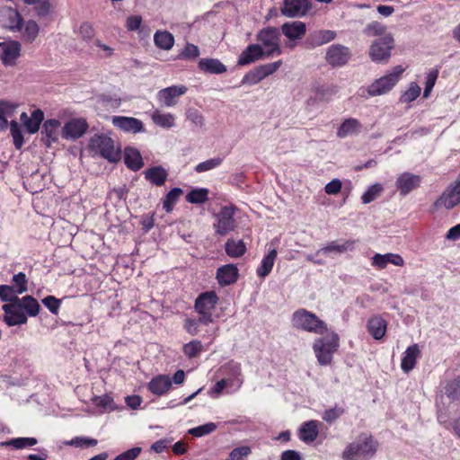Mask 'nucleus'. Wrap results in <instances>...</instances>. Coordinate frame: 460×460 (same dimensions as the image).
Here are the masks:
<instances>
[{"label": "nucleus", "mask_w": 460, "mask_h": 460, "mask_svg": "<svg viewBox=\"0 0 460 460\" xmlns=\"http://www.w3.org/2000/svg\"><path fill=\"white\" fill-rule=\"evenodd\" d=\"M378 442L373 436L362 433L344 448L342 460H369L376 455Z\"/></svg>", "instance_id": "f257e3e1"}, {"label": "nucleus", "mask_w": 460, "mask_h": 460, "mask_svg": "<svg viewBox=\"0 0 460 460\" xmlns=\"http://www.w3.org/2000/svg\"><path fill=\"white\" fill-rule=\"evenodd\" d=\"M291 324L296 330L314 334H323L328 331L327 324L323 320L305 308H300L293 313Z\"/></svg>", "instance_id": "f03ea898"}, {"label": "nucleus", "mask_w": 460, "mask_h": 460, "mask_svg": "<svg viewBox=\"0 0 460 460\" xmlns=\"http://www.w3.org/2000/svg\"><path fill=\"white\" fill-rule=\"evenodd\" d=\"M403 71L404 68L402 66H396L391 73L375 80L367 87L360 88L359 94L362 97L367 98L388 93L398 83Z\"/></svg>", "instance_id": "7ed1b4c3"}, {"label": "nucleus", "mask_w": 460, "mask_h": 460, "mask_svg": "<svg viewBox=\"0 0 460 460\" xmlns=\"http://www.w3.org/2000/svg\"><path fill=\"white\" fill-rule=\"evenodd\" d=\"M339 335L334 332H328L326 336L314 341L313 349L321 365L326 366L332 363V355L339 348Z\"/></svg>", "instance_id": "20e7f679"}, {"label": "nucleus", "mask_w": 460, "mask_h": 460, "mask_svg": "<svg viewBox=\"0 0 460 460\" xmlns=\"http://www.w3.org/2000/svg\"><path fill=\"white\" fill-rule=\"evenodd\" d=\"M280 38V32L276 27L269 26L257 32L256 40L266 53V58L278 57L282 54Z\"/></svg>", "instance_id": "39448f33"}, {"label": "nucleus", "mask_w": 460, "mask_h": 460, "mask_svg": "<svg viewBox=\"0 0 460 460\" xmlns=\"http://www.w3.org/2000/svg\"><path fill=\"white\" fill-rule=\"evenodd\" d=\"M394 49V38L392 33L376 38L369 46V58L377 64H386L392 56Z\"/></svg>", "instance_id": "423d86ee"}, {"label": "nucleus", "mask_w": 460, "mask_h": 460, "mask_svg": "<svg viewBox=\"0 0 460 460\" xmlns=\"http://www.w3.org/2000/svg\"><path fill=\"white\" fill-rule=\"evenodd\" d=\"M218 302V296L214 291L200 294L195 301V310L199 314V321L203 325L213 322L212 313Z\"/></svg>", "instance_id": "0eeeda50"}, {"label": "nucleus", "mask_w": 460, "mask_h": 460, "mask_svg": "<svg viewBox=\"0 0 460 460\" xmlns=\"http://www.w3.org/2000/svg\"><path fill=\"white\" fill-rule=\"evenodd\" d=\"M89 147L110 162L119 160V151L115 147L113 140L105 135H94L90 139Z\"/></svg>", "instance_id": "6e6552de"}, {"label": "nucleus", "mask_w": 460, "mask_h": 460, "mask_svg": "<svg viewBox=\"0 0 460 460\" xmlns=\"http://www.w3.org/2000/svg\"><path fill=\"white\" fill-rule=\"evenodd\" d=\"M234 212L235 208L234 206H226L223 207L217 214H216L214 228L217 234L226 235L234 229Z\"/></svg>", "instance_id": "1a4fd4ad"}, {"label": "nucleus", "mask_w": 460, "mask_h": 460, "mask_svg": "<svg viewBox=\"0 0 460 460\" xmlns=\"http://www.w3.org/2000/svg\"><path fill=\"white\" fill-rule=\"evenodd\" d=\"M351 58L349 48L342 44H332L327 48L325 61L332 67L345 66Z\"/></svg>", "instance_id": "9d476101"}, {"label": "nucleus", "mask_w": 460, "mask_h": 460, "mask_svg": "<svg viewBox=\"0 0 460 460\" xmlns=\"http://www.w3.org/2000/svg\"><path fill=\"white\" fill-rule=\"evenodd\" d=\"M0 22L5 29L13 32L21 31L23 26L22 14L14 8L4 6L0 9Z\"/></svg>", "instance_id": "9b49d317"}, {"label": "nucleus", "mask_w": 460, "mask_h": 460, "mask_svg": "<svg viewBox=\"0 0 460 460\" xmlns=\"http://www.w3.org/2000/svg\"><path fill=\"white\" fill-rule=\"evenodd\" d=\"M187 87L185 85H172L160 90L156 98L157 101L164 107L175 106L181 96L187 93Z\"/></svg>", "instance_id": "f8f14e48"}, {"label": "nucleus", "mask_w": 460, "mask_h": 460, "mask_svg": "<svg viewBox=\"0 0 460 460\" xmlns=\"http://www.w3.org/2000/svg\"><path fill=\"white\" fill-rule=\"evenodd\" d=\"M2 48V54L0 59L5 66H14L17 64V59L21 56L22 45L17 40H10L7 42H0Z\"/></svg>", "instance_id": "ddd939ff"}, {"label": "nucleus", "mask_w": 460, "mask_h": 460, "mask_svg": "<svg viewBox=\"0 0 460 460\" xmlns=\"http://www.w3.org/2000/svg\"><path fill=\"white\" fill-rule=\"evenodd\" d=\"M88 124L84 119H71L62 128V137L65 139H77L86 132Z\"/></svg>", "instance_id": "4468645a"}, {"label": "nucleus", "mask_w": 460, "mask_h": 460, "mask_svg": "<svg viewBox=\"0 0 460 460\" xmlns=\"http://www.w3.org/2000/svg\"><path fill=\"white\" fill-rule=\"evenodd\" d=\"M4 312V321L8 326L21 325L27 323V315L15 304H5L2 306Z\"/></svg>", "instance_id": "2eb2a0df"}, {"label": "nucleus", "mask_w": 460, "mask_h": 460, "mask_svg": "<svg viewBox=\"0 0 460 460\" xmlns=\"http://www.w3.org/2000/svg\"><path fill=\"white\" fill-rule=\"evenodd\" d=\"M421 182V179L419 175L403 172L396 180L395 185L400 194L405 196L413 190L417 189Z\"/></svg>", "instance_id": "dca6fc26"}, {"label": "nucleus", "mask_w": 460, "mask_h": 460, "mask_svg": "<svg viewBox=\"0 0 460 460\" xmlns=\"http://www.w3.org/2000/svg\"><path fill=\"white\" fill-rule=\"evenodd\" d=\"M112 124L125 132L138 133L144 130L143 122L133 117L114 116Z\"/></svg>", "instance_id": "f3484780"}, {"label": "nucleus", "mask_w": 460, "mask_h": 460, "mask_svg": "<svg viewBox=\"0 0 460 460\" xmlns=\"http://www.w3.org/2000/svg\"><path fill=\"white\" fill-rule=\"evenodd\" d=\"M219 372L225 376L223 379L233 380V385H236L237 388L242 386L243 379L242 377L240 363L231 360L223 365L220 367Z\"/></svg>", "instance_id": "a211bd4d"}, {"label": "nucleus", "mask_w": 460, "mask_h": 460, "mask_svg": "<svg viewBox=\"0 0 460 460\" xmlns=\"http://www.w3.org/2000/svg\"><path fill=\"white\" fill-rule=\"evenodd\" d=\"M264 58H266V53L262 50L261 45H259L258 43L250 44L240 54L237 64L239 66H245Z\"/></svg>", "instance_id": "6ab92c4d"}, {"label": "nucleus", "mask_w": 460, "mask_h": 460, "mask_svg": "<svg viewBox=\"0 0 460 460\" xmlns=\"http://www.w3.org/2000/svg\"><path fill=\"white\" fill-rule=\"evenodd\" d=\"M281 31L290 41H295L304 38L306 25L300 21L288 22L281 25Z\"/></svg>", "instance_id": "aec40b11"}, {"label": "nucleus", "mask_w": 460, "mask_h": 460, "mask_svg": "<svg viewBox=\"0 0 460 460\" xmlns=\"http://www.w3.org/2000/svg\"><path fill=\"white\" fill-rule=\"evenodd\" d=\"M61 124L56 119H49L44 121L41 131L42 141L47 146H50L58 139L59 128Z\"/></svg>", "instance_id": "412c9836"}, {"label": "nucleus", "mask_w": 460, "mask_h": 460, "mask_svg": "<svg viewBox=\"0 0 460 460\" xmlns=\"http://www.w3.org/2000/svg\"><path fill=\"white\" fill-rule=\"evenodd\" d=\"M337 37V32L332 30H318L312 32L307 40L306 43L312 49L323 46L334 40Z\"/></svg>", "instance_id": "4be33fe9"}, {"label": "nucleus", "mask_w": 460, "mask_h": 460, "mask_svg": "<svg viewBox=\"0 0 460 460\" xmlns=\"http://www.w3.org/2000/svg\"><path fill=\"white\" fill-rule=\"evenodd\" d=\"M307 4L305 0H284L281 13L287 17H296L305 13Z\"/></svg>", "instance_id": "5701e85b"}, {"label": "nucleus", "mask_w": 460, "mask_h": 460, "mask_svg": "<svg viewBox=\"0 0 460 460\" xmlns=\"http://www.w3.org/2000/svg\"><path fill=\"white\" fill-rule=\"evenodd\" d=\"M217 279L221 286L231 285L238 279V269L234 264L224 265L217 269Z\"/></svg>", "instance_id": "b1692460"}, {"label": "nucleus", "mask_w": 460, "mask_h": 460, "mask_svg": "<svg viewBox=\"0 0 460 460\" xmlns=\"http://www.w3.org/2000/svg\"><path fill=\"white\" fill-rule=\"evenodd\" d=\"M438 203L447 208H452L460 203V180L453 188L447 189L443 193Z\"/></svg>", "instance_id": "393cba45"}, {"label": "nucleus", "mask_w": 460, "mask_h": 460, "mask_svg": "<svg viewBox=\"0 0 460 460\" xmlns=\"http://www.w3.org/2000/svg\"><path fill=\"white\" fill-rule=\"evenodd\" d=\"M200 71L208 74L221 75L226 72V66L217 58H201L198 63Z\"/></svg>", "instance_id": "a878e982"}, {"label": "nucleus", "mask_w": 460, "mask_h": 460, "mask_svg": "<svg viewBox=\"0 0 460 460\" xmlns=\"http://www.w3.org/2000/svg\"><path fill=\"white\" fill-rule=\"evenodd\" d=\"M172 386V380L168 376L159 375L148 383V389L156 395L166 394Z\"/></svg>", "instance_id": "bb28decb"}, {"label": "nucleus", "mask_w": 460, "mask_h": 460, "mask_svg": "<svg viewBox=\"0 0 460 460\" xmlns=\"http://www.w3.org/2000/svg\"><path fill=\"white\" fill-rule=\"evenodd\" d=\"M388 263H392L395 266H402L404 261L402 256L394 253H376L372 258V265L379 269H385Z\"/></svg>", "instance_id": "cd10ccee"}, {"label": "nucleus", "mask_w": 460, "mask_h": 460, "mask_svg": "<svg viewBox=\"0 0 460 460\" xmlns=\"http://www.w3.org/2000/svg\"><path fill=\"white\" fill-rule=\"evenodd\" d=\"M420 350L418 344L408 347L403 353L401 367L404 372H409L415 367L416 360L420 357Z\"/></svg>", "instance_id": "c85d7f7f"}, {"label": "nucleus", "mask_w": 460, "mask_h": 460, "mask_svg": "<svg viewBox=\"0 0 460 460\" xmlns=\"http://www.w3.org/2000/svg\"><path fill=\"white\" fill-rule=\"evenodd\" d=\"M319 422L317 420H309L305 422L299 430V438L305 443L314 442L318 437Z\"/></svg>", "instance_id": "c756f323"}, {"label": "nucleus", "mask_w": 460, "mask_h": 460, "mask_svg": "<svg viewBox=\"0 0 460 460\" xmlns=\"http://www.w3.org/2000/svg\"><path fill=\"white\" fill-rule=\"evenodd\" d=\"M361 128L362 125L358 119L349 118L345 119L340 126L337 131V136L340 138H345L349 136L358 134L361 131Z\"/></svg>", "instance_id": "7c9ffc66"}, {"label": "nucleus", "mask_w": 460, "mask_h": 460, "mask_svg": "<svg viewBox=\"0 0 460 460\" xmlns=\"http://www.w3.org/2000/svg\"><path fill=\"white\" fill-rule=\"evenodd\" d=\"M15 305L21 309V311H25L26 315L31 317L38 315L40 309L39 302L31 296H25L17 299V303Z\"/></svg>", "instance_id": "2f4dec72"}, {"label": "nucleus", "mask_w": 460, "mask_h": 460, "mask_svg": "<svg viewBox=\"0 0 460 460\" xmlns=\"http://www.w3.org/2000/svg\"><path fill=\"white\" fill-rule=\"evenodd\" d=\"M354 244H355V242L351 241V240L344 241L341 243H339L338 242L333 241V242L329 243L324 247L319 249L317 251V253L327 254L330 252H334V253L341 254V253L346 252L348 251H352L354 249Z\"/></svg>", "instance_id": "473e14b6"}, {"label": "nucleus", "mask_w": 460, "mask_h": 460, "mask_svg": "<svg viewBox=\"0 0 460 460\" xmlns=\"http://www.w3.org/2000/svg\"><path fill=\"white\" fill-rule=\"evenodd\" d=\"M144 174L147 181L156 186L164 185L168 176L166 170L162 166L149 168L144 172Z\"/></svg>", "instance_id": "72a5a7b5"}, {"label": "nucleus", "mask_w": 460, "mask_h": 460, "mask_svg": "<svg viewBox=\"0 0 460 460\" xmlns=\"http://www.w3.org/2000/svg\"><path fill=\"white\" fill-rule=\"evenodd\" d=\"M124 162L133 171H137L143 166V160L138 150L127 147L124 152Z\"/></svg>", "instance_id": "f704fd0d"}, {"label": "nucleus", "mask_w": 460, "mask_h": 460, "mask_svg": "<svg viewBox=\"0 0 460 460\" xmlns=\"http://www.w3.org/2000/svg\"><path fill=\"white\" fill-rule=\"evenodd\" d=\"M367 329L374 339L380 340L385 333L386 322L381 317L375 316L368 320Z\"/></svg>", "instance_id": "c9c22d12"}, {"label": "nucleus", "mask_w": 460, "mask_h": 460, "mask_svg": "<svg viewBox=\"0 0 460 460\" xmlns=\"http://www.w3.org/2000/svg\"><path fill=\"white\" fill-rule=\"evenodd\" d=\"M226 254L231 258H239L246 252V245L243 240L230 238L225 244Z\"/></svg>", "instance_id": "e433bc0d"}, {"label": "nucleus", "mask_w": 460, "mask_h": 460, "mask_svg": "<svg viewBox=\"0 0 460 460\" xmlns=\"http://www.w3.org/2000/svg\"><path fill=\"white\" fill-rule=\"evenodd\" d=\"M277 255H278L277 250L272 249L269 252V253L266 256L263 257V259L261 260V265L257 269V275L259 277L265 278L270 273V271L274 266V262L277 258Z\"/></svg>", "instance_id": "4c0bfd02"}, {"label": "nucleus", "mask_w": 460, "mask_h": 460, "mask_svg": "<svg viewBox=\"0 0 460 460\" xmlns=\"http://www.w3.org/2000/svg\"><path fill=\"white\" fill-rule=\"evenodd\" d=\"M155 45L164 50H170L174 45V37L167 31H157L154 35Z\"/></svg>", "instance_id": "58836bf2"}, {"label": "nucleus", "mask_w": 460, "mask_h": 460, "mask_svg": "<svg viewBox=\"0 0 460 460\" xmlns=\"http://www.w3.org/2000/svg\"><path fill=\"white\" fill-rule=\"evenodd\" d=\"M363 34L368 38L384 37L387 35V27L380 22L373 21L368 22L362 31Z\"/></svg>", "instance_id": "ea45409f"}, {"label": "nucleus", "mask_w": 460, "mask_h": 460, "mask_svg": "<svg viewBox=\"0 0 460 460\" xmlns=\"http://www.w3.org/2000/svg\"><path fill=\"white\" fill-rule=\"evenodd\" d=\"M153 122L164 128H171L175 125V117L172 113H162L155 110L151 114Z\"/></svg>", "instance_id": "a19ab883"}, {"label": "nucleus", "mask_w": 460, "mask_h": 460, "mask_svg": "<svg viewBox=\"0 0 460 460\" xmlns=\"http://www.w3.org/2000/svg\"><path fill=\"white\" fill-rule=\"evenodd\" d=\"M44 119V113L41 110L36 109L34 110L28 121H26L25 128L26 132L29 134H35L39 131L40 126Z\"/></svg>", "instance_id": "79ce46f5"}, {"label": "nucleus", "mask_w": 460, "mask_h": 460, "mask_svg": "<svg viewBox=\"0 0 460 460\" xmlns=\"http://www.w3.org/2000/svg\"><path fill=\"white\" fill-rule=\"evenodd\" d=\"M16 105L8 102L0 101V130H4L8 126V118L15 111Z\"/></svg>", "instance_id": "37998d69"}, {"label": "nucleus", "mask_w": 460, "mask_h": 460, "mask_svg": "<svg viewBox=\"0 0 460 460\" xmlns=\"http://www.w3.org/2000/svg\"><path fill=\"white\" fill-rule=\"evenodd\" d=\"M24 24L22 31V39L25 42H33L39 35L40 27L38 23L33 20H28Z\"/></svg>", "instance_id": "c03bdc74"}, {"label": "nucleus", "mask_w": 460, "mask_h": 460, "mask_svg": "<svg viewBox=\"0 0 460 460\" xmlns=\"http://www.w3.org/2000/svg\"><path fill=\"white\" fill-rule=\"evenodd\" d=\"M203 350V345L199 341H191L189 343H186L182 347V351L184 355L189 358H193L198 357L200 352Z\"/></svg>", "instance_id": "a18cd8bd"}, {"label": "nucleus", "mask_w": 460, "mask_h": 460, "mask_svg": "<svg viewBox=\"0 0 460 460\" xmlns=\"http://www.w3.org/2000/svg\"><path fill=\"white\" fill-rule=\"evenodd\" d=\"M208 190L205 188L191 190L187 195V201L192 204H201L208 200Z\"/></svg>", "instance_id": "49530a36"}, {"label": "nucleus", "mask_w": 460, "mask_h": 460, "mask_svg": "<svg viewBox=\"0 0 460 460\" xmlns=\"http://www.w3.org/2000/svg\"><path fill=\"white\" fill-rule=\"evenodd\" d=\"M28 5H36L35 12L38 16H46L50 11V4L48 0H23Z\"/></svg>", "instance_id": "de8ad7c7"}, {"label": "nucleus", "mask_w": 460, "mask_h": 460, "mask_svg": "<svg viewBox=\"0 0 460 460\" xmlns=\"http://www.w3.org/2000/svg\"><path fill=\"white\" fill-rule=\"evenodd\" d=\"M182 194V190L180 188H173L166 195L163 206L164 208L170 212L172 209L173 205L176 203V201L179 199L180 196Z\"/></svg>", "instance_id": "09e8293b"}, {"label": "nucleus", "mask_w": 460, "mask_h": 460, "mask_svg": "<svg viewBox=\"0 0 460 460\" xmlns=\"http://www.w3.org/2000/svg\"><path fill=\"white\" fill-rule=\"evenodd\" d=\"M37 443L38 440L35 438H16L5 442L4 445L22 449L35 446Z\"/></svg>", "instance_id": "8fccbe9b"}, {"label": "nucleus", "mask_w": 460, "mask_h": 460, "mask_svg": "<svg viewBox=\"0 0 460 460\" xmlns=\"http://www.w3.org/2000/svg\"><path fill=\"white\" fill-rule=\"evenodd\" d=\"M0 299L8 304H16L17 299H20L14 291V288L8 285L0 286Z\"/></svg>", "instance_id": "3c124183"}, {"label": "nucleus", "mask_w": 460, "mask_h": 460, "mask_svg": "<svg viewBox=\"0 0 460 460\" xmlns=\"http://www.w3.org/2000/svg\"><path fill=\"white\" fill-rule=\"evenodd\" d=\"M10 133L13 137L15 148L18 150L21 149L23 145V136L16 120H12L10 122Z\"/></svg>", "instance_id": "603ef678"}, {"label": "nucleus", "mask_w": 460, "mask_h": 460, "mask_svg": "<svg viewBox=\"0 0 460 460\" xmlns=\"http://www.w3.org/2000/svg\"><path fill=\"white\" fill-rule=\"evenodd\" d=\"M383 186L379 183L373 184L362 195L361 199L364 204H368L375 200L383 191Z\"/></svg>", "instance_id": "864d4df0"}, {"label": "nucleus", "mask_w": 460, "mask_h": 460, "mask_svg": "<svg viewBox=\"0 0 460 460\" xmlns=\"http://www.w3.org/2000/svg\"><path fill=\"white\" fill-rule=\"evenodd\" d=\"M222 162L223 159L221 157H213L197 164L195 167V171L199 173L205 172L207 171H210L212 169L217 168L222 164Z\"/></svg>", "instance_id": "5fc2aeb1"}, {"label": "nucleus", "mask_w": 460, "mask_h": 460, "mask_svg": "<svg viewBox=\"0 0 460 460\" xmlns=\"http://www.w3.org/2000/svg\"><path fill=\"white\" fill-rule=\"evenodd\" d=\"M13 283L16 294L21 295L27 291L28 279L23 272L13 275Z\"/></svg>", "instance_id": "6e6d98bb"}, {"label": "nucleus", "mask_w": 460, "mask_h": 460, "mask_svg": "<svg viewBox=\"0 0 460 460\" xmlns=\"http://www.w3.org/2000/svg\"><path fill=\"white\" fill-rule=\"evenodd\" d=\"M98 444L97 439L84 438V437H75L71 440L66 442V445L74 446L75 447H95Z\"/></svg>", "instance_id": "4d7b16f0"}, {"label": "nucleus", "mask_w": 460, "mask_h": 460, "mask_svg": "<svg viewBox=\"0 0 460 460\" xmlns=\"http://www.w3.org/2000/svg\"><path fill=\"white\" fill-rule=\"evenodd\" d=\"M217 425L214 422H208L189 430V433L194 437L200 438L212 433L216 430Z\"/></svg>", "instance_id": "13d9d810"}, {"label": "nucleus", "mask_w": 460, "mask_h": 460, "mask_svg": "<svg viewBox=\"0 0 460 460\" xmlns=\"http://www.w3.org/2000/svg\"><path fill=\"white\" fill-rule=\"evenodd\" d=\"M420 93V87L416 83H411L407 91L401 97L402 102H411L416 100Z\"/></svg>", "instance_id": "bf43d9fd"}, {"label": "nucleus", "mask_w": 460, "mask_h": 460, "mask_svg": "<svg viewBox=\"0 0 460 460\" xmlns=\"http://www.w3.org/2000/svg\"><path fill=\"white\" fill-rule=\"evenodd\" d=\"M264 79V76L262 73L261 72L260 68L257 66L253 70L248 72L243 78L242 84H256L261 80Z\"/></svg>", "instance_id": "052dcab7"}, {"label": "nucleus", "mask_w": 460, "mask_h": 460, "mask_svg": "<svg viewBox=\"0 0 460 460\" xmlns=\"http://www.w3.org/2000/svg\"><path fill=\"white\" fill-rule=\"evenodd\" d=\"M199 56V49L192 43H187L179 54L180 59H195Z\"/></svg>", "instance_id": "680f3d73"}, {"label": "nucleus", "mask_w": 460, "mask_h": 460, "mask_svg": "<svg viewBox=\"0 0 460 460\" xmlns=\"http://www.w3.org/2000/svg\"><path fill=\"white\" fill-rule=\"evenodd\" d=\"M233 385V380L230 379H221L216 383V385L209 390L208 394L212 397H218L222 391L226 386H232Z\"/></svg>", "instance_id": "e2e57ef3"}, {"label": "nucleus", "mask_w": 460, "mask_h": 460, "mask_svg": "<svg viewBox=\"0 0 460 460\" xmlns=\"http://www.w3.org/2000/svg\"><path fill=\"white\" fill-rule=\"evenodd\" d=\"M80 37L86 41L91 40L94 37V30L91 23L84 22L79 27Z\"/></svg>", "instance_id": "0e129e2a"}, {"label": "nucleus", "mask_w": 460, "mask_h": 460, "mask_svg": "<svg viewBox=\"0 0 460 460\" xmlns=\"http://www.w3.org/2000/svg\"><path fill=\"white\" fill-rule=\"evenodd\" d=\"M43 305L54 314H58L60 300L53 296H48L42 300Z\"/></svg>", "instance_id": "69168bd1"}, {"label": "nucleus", "mask_w": 460, "mask_h": 460, "mask_svg": "<svg viewBox=\"0 0 460 460\" xmlns=\"http://www.w3.org/2000/svg\"><path fill=\"white\" fill-rule=\"evenodd\" d=\"M251 454V448L249 447L243 446L239 447L233 449L229 455L230 460H242L243 457H245Z\"/></svg>", "instance_id": "338daca9"}, {"label": "nucleus", "mask_w": 460, "mask_h": 460, "mask_svg": "<svg viewBox=\"0 0 460 460\" xmlns=\"http://www.w3.org/2000/svg\"><path fill=\"white\" fill-rule=\"evenodd\" d=\"M140 453V447H133L119 455L113 460H135Z\"/></svg>", "instance_id": "774afa93"}]
</instances>
